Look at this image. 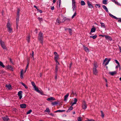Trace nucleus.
<instances>
[{"label":"nucleus","mask_w":121,"mask_h":121,"mask_svg":"<svg viewBox=\"0 0 121 121\" xmlns=\"http://www.w3.org/2000/svg\"><path fill=\"white\" fill-rule=\"evenodd\" d=\"M94 67L93 69V73L95 75H97L98 72V70L96 69V68L98 67L97 65V63L96 62H94Z\"/></svg>","instance_id":"1"},{"label":"nucleus","mask_w":121,"mask_h":121,"mask_svg":"<svg viewBox=\"0 0 121 121\" xmlns=\"http://www.w3.org/2000/svg\"><path fill=\"white\" fill-rule=\"evenodd\" d=\"M11 25L9 21L8 22L7 24V27L8 29V31L9 33L12 32V29L11 27Z\"/></svg>","instance_id":"2"},{"label":"nucleus","mask_w":121,"mask_h":121,"mask_svg":"<svg viewBox=\"0 0 121 121\" xmlns=\"http://www.w3.org/2000/svg\"><path fill=\"white\" fill-rule=\"evenodd\" d=\"M38 39L39 40L40 43H43V33L41 32H40L38 36Z\"/></svg>","instance_id":"3"},{"label":"nucleus","mask_w":121,"mask_h":121,"mask_svg":"<svg viewBox=\"0 0 121 121\" xmlns=\"http://www.w3.org/2000/svg\"><path fill=\"white\" fill-rule=\"evenodd\" d=\"M0 43L3 48L4 49H6V48L5 45L4 43L3 42L1 39H0Z\"/></svg>","instance_id":"4"},{"label":"nucleus","mask_w":121,"mask_h":121,"mask_svg":"<svg viewBox=\"0 0 121 121\" xmlns=\"http://www.w3.org/2000/svg\"><path fill=\"white\" fill-rule=\"evenodd\" d=\"M54 53L55 55L54 57L55 60V61L57 60L59 58V55L56 52H54Z\"/></svg>","instance_id":"5"},{"label":"nucleus","mask_w":121,"mask_h":121,"mask_svg":"<svg viewBox=\"0 0 121 121\" xmlns=\"http://www.w3.org/2000/svg\"><path fill=\"white\" fill-rule=\"evenodd\" d=\"M104 37H105L106 39L107 40H108L110 41H112V39L111 37L109 36L105 35Z\"/></svg>","instance_id":"6"},{"label":"nucleus","mask_w":121,"mask_h":121,"mask_svg":"<svg viewBox=\"0 0 121 121\" xmlns=\"http://www.w3.org/2000/svg\"><path fill=\"white\" fill-rule=\"evenodd\" d=\"M22 91H19L18 92V95L19 96V98L20 99H21L22 97Z\"/></svg>","instance_id":"7"},{"label":"nucleus","mask_w":121,"mask_h":121,"mask_svg":"<svg viewBox=\"0 0 121 121\" xmlns=\"http://www.w3.org/2000/svg\"><path fill=\"white\" fill-rule=\"evenodd\" d=\"M87 108V105L85 101H84L82 103V108L84 109H85Z\"/></svg>","instance_id":"8"},{"label":"nucleus","mask_w":121,"mask_h":121,"mask_svg":"<svg viewBox=\"0 0 121 121\" xmlns=\"http://www.w3.org/2000/svg\"><path fill=\"white\" fill-rule=\"evenodd\" d=\"M35 90L37 92H38L39 93H40L42 95L43 94V92L39 91L38 88L36 86L34 87Z\"/></svg>","instance_id":"9"},{"label":"nucleus","mask_w":121,"mask_h":121,"mask_svg":"<svg viewBox=\"0 0 121 121\" xmlns=\"http://www.w3.org/2000/svg\"><path fill=\"white\" fill-rule=\"evenodd\" d=\"M20 107L22 108H25L26 107V105L25 104H21L20 105Z\"/></svg>","instance_id":"10"},{"label":"nucleus","mask_w":121,"mask_h":121,"mask_svg":"<svg viewBox=\"0 0 121 121\" xmlns=\"http://www.w3.org/2000/svg\"><path fill=\"white\" fill-rule=\"evenodd\" d=\"M2 118L4 121H8L9 120V118L7 116H6L5 117H2Z\"/></svg>","instance_id":"11"},{"label":"nucleus","mask_w":121,"mask_h":121,"mask_svg":"<svg viewBox=\"0 0 121 121\" xmlns=\"http://www.w3.org/2000/svg\"><path fill=\"white\" fill-rule=\"evenodd\" d=\"M109 73L111 75L113 76L117 73V72L116 71L111 72H109Z\"/></svg>","instance_id":"12"},{"label":"nucleus","mask_w":121,"mask_h":121,"mask_svg":"<svg viewBox=\"0 0 121 121\" xmlns=\"http://www.w3.org/2000/svg\"><path fill=\"white\" fill-rule=\"evenodd\" d=\"M55 100V98L52 97H50V98H48L47 99V100L48 101L50 100Z\"/></svg>","instance_id":"13"},{"label":"nucleus","mask_w":121,"mask_h":121,"mask_svg":"<svg viewBox=\"0 0 121 121\" xmlns=\"http://www.w3.org/2000/svg\"><path fill=\"white\" fill-rule=\"evenodd\" d=\"M69 95V93H67L65 95V96L64 98V100L65 101H66L67 100Z\"/></svg>","instance_id":"14"},{"label":"nucleus","mask_w":121,"mask_h":121,"mask_svg":"<svg viewBox=\"0 0 121 121\" xmlns=\"http://www.w3.org/2000/svg\"><path fill=\"white\" fill-rule=\"evenodd\" d=\"M30 34L28 35L27 37H26V40L27 41V42L29 43L30 42Z\"/></svg>","instance_id":"15"},{"label":"nucleus","mask_w":121,"mask_h":121,"mask_svg":"<svg viewBox=\"0 0 121 121\" xmlns=\"http://www.w3.org/2000/svg\"><path fill=\"white\" fill-rule=\"evenodd\" d=\"M65 30H68L69 33L70 35H71L72 34V30L70 29H65Z\"/></svg>","instance_id":"16"},{"label":"nucleus","mask_w":121,"mask_h":121,"mask_svg":"<svg viewBox=\"0 0 121 121\" xmlns=\"http://www.w3.org/2000/svg\"><path fill=\"white\" fill-rule=\"evenodd\" d=\"M19 18V17H16V24L17 26H18Z\"/></svg>","instance_id":"17"},{"label":"nucleus","mask_w":121,"mask_h":121,"mask_svg":"<svg viewBox=\"0 0 121 121\" xmlns=\"http://www.w3.org/2000/svg\"><path fill=\"white\" fill-rule=\"evenodd\" d=\"M87 4L88 5L89 8H91V7L93 8V6L90 3L89 1H87Z\"/></svg>","instance_id":"18"},{"label":"nucleus","mask_w":121,"mask_h":121,"mask_svg":"<svg viewBox=\"0 0 121 121\" xmlns=\"http://www.w3.org/2000/svg\"><path fill=\"white\" fill-rule=\"evenodd\" d=\"M84 49L86 52H89V50L88 48L85 46H83Z\"/></svg>","instance_id":"19"},{"label":"nucleus","mask_w":121,"mask_h":121,"mask_svg":"<svg viewBox=\"0 0 121 121\" xmlns=\"http://www.w3.org/2000/svg\"><path fill=\"white\" fill-rule=\"evenodd\" d=\"M23 69H22L21 71L20 74V78L21 79H22L23 78Z\"/></svg>","instance_id":"20"},{"label":"nucleus","mask_w":121,"mask_h":121,"mask_svg":"<svg viewBox=\"0 0 121 121\" xmlns=\"http://www.w3.org/2000/svg\"><path fill=\"white\" fill-rule=\"evenodd\" d=\"M6 87L9 89H12L11 86L10 85H6Z\"/></svg>","instance_id":"21"},{"label":"nucleus","mask_w":121,"mask_h":121,"mask_svg":"<svg viewBox=\"0 0 121 121\" xmlns=\"http://www.w3.org/2000/svg\"><path fill=\"white\" fill-rule=\"evenodd\" d=\"M73 108L72 106H70L68 109L67 111L66 112H69L73 109Z\"/></svg>","instance_id":"22"},{"label":"nucleus","mask_w":121,"mask_h":121,"mask_svg":"<svg viewBox=\"0 0 121 121\" xmlns=\"http://www.w3.org/2000/svg\"><path fill=\"white\" fill-rule=\"evenodd\" d=\"M102 7L107 12H108V9L105 6L103 5L102 6Z\"/></svg>","instance_id":"23"},{"label":"nucleus","mask_w":121,"mask_h":121,"mask_svg":"<svg viewBox=\"0 0 121 121\" xmlns=\"http://www.w3.org/2000/svg\"><path fill=\"white\" fill-rule=\"evenodd\" d=\"M7 69H10L11 70H12L13 68L10 65H8L7 66Z\"/></svg>","instance_id":"24"},{"label":"nucleus","mask_w":121,"mask_h":121,"mask_svg":"<svg viewBox=\"0 0 121 121\" xmlns=\"http://www.w3.org/2000/svg\"><path fill=\"white\" fill-rule=\"evenodd\" d=\"M20 11V10L19 9H18L17 10L16 17H19V13Z\"/></svg>","instance_id":"25"},{"label":"nucleus","mask_w":121,"mask_h":121,"mask_svg":"<svg viewBox=\"0 0 121 121\" xmlns=\"http://www.w3.org/2000/svg\"><path fill=\"white\" fill-rule=\"evenodd\" d=\"M100 24H101V27H102L104 28H106V26L105 25L104 23L101 22Z\"/></svg>","instance_id":"26"},{"label":"nucleus","mask_w":121,"mask_h":121,"mask_svg":"<svg viewBox=\"0 0 121 121\" xmlns=\"http://www.w3.org/2000/svg\"><path fill=\"white\" fill-rule=\"evenodd\" d=\"M96 30V29L95 28H92L91 30V32H95Z\"/></svg>","instance_id":"27"},{"label":"nucleus","mask_w":121,"mask_h":121,"mask_svg":"<svg viewBox=\"0 0 121 121\" xmlns=\"http://www.w3.org/2000/svg\"><path fill=\"white\" fill-rule=\"evenodd\" d=\"M65 110H58L56 111L55 112H65Z\"/></svg>","instance_id":"28"},{"label":"nucleus","mask_w":121,"mask_h":121,"mask_svg":"<svg viewBox=\"0 0 121 121\" xmlns=\"http://www.w3.org/2000/svg\"><path fill=\"white\" fill-rule=\"evenodd\" d=\"M51 104L53 105H55L57 104H58V102L56 101L54 102H52Z\"/></svg>","instance_id":"29"},{"label":"nucleus","mask_w":121,"mask_h":121,"mask_svg":"<svg viewBox=\"0 0 121 121\" xmlns=\"http://www.w3.org/2000/svg\"><path fill=\"white\" fill-rule=\"evenodd\" d=\"M72 9H73V11H74L76 9V7L75 5H72Z\"/></svg>","instance_id":"30"},{"label":"nucleus","mask_w":121,"mask_h":121,"mask_svg":"<svg viewBox=\"0 0 121 121\" xmlns=\"http://www.w3.org/2000/svg\"><path fill=\"white\" fill-rule=\"evenodd\" d=\"M21 83L25 87V88L27 89V86L25 84L22 82H21Z\"/></svg>","instance_id":"31"},{"label":"nucleus","mask_w":121,"mask_h":121,"mask_svg":"<svg viewBox=\"0 0 121 121\" xmlns=\"http://www.w3.org/2000/svg\"><path fill=\"white\" fill-rule=\"evenodd\" d=\"M81 5H83L85 4V2L82 0L81 1Z\"/></svg>","instance_id":"32"},{"label":"nucleus","mask_w":121,"mask_h":121,"mask_svg":"<svg viewBox=\"0 0 121 121\" xmlns=\"http://www.w3.org/2000/svg\"><path fill=\"white\" fill-rule=\"evenodd\" d=\"M107 0H104L103 1V3L104 4H107Z\"/></svg>","instance_id":"33"},{"label":"nucleus","mask_w":121,"mask_h":121,"mask_svg":"<svg viewBox=\"0 0 121 121\" xmlns=\"http://www.w3.org/2000/svg\"><path fill=\"white\" fill-rule=\"evenodd\" d=\"M0 65L3 68H4L5 67L3 63L1 61H0Z\"/></svg>","instance_id":"34"},{"label":"nucleus","mask_w":121,"mask_h":121,"mask_svg":"<svg viewBox=\"0 0 121 121\" xmlns=\"http://www.w3.org/2000/svg\"><path fill=\"white\" fill-rule=\"evenodd\" d=\"M97 37V35H95L93 36H90V38H92L93 39H95Z\"/></svg>","instance_id":"35"},{"label":"nucleus","mask_w":121,"mask_h":121,"mask_svg":"<svg viewBox=\"0 0 121 121\" xmlns=\"http://www.w3.org/2000/svg\"><path fill=\"white\" fill-rule=\"evenodd\" d=\"M45 111L47 112H48V113H49L50 112V110L49 109V108H46V110Z\"/></svg>","instance_id":"36"},{"label":"nucleus","mask_w":121,"mask_h":121,"mask_svg":"<svg viewBox=\"0 0 121 121\" xmlns=\"http://www.w3.org/2000/svg\"><path fill=\"white\" fill-rule=\"evenodd\" d=\"M77 14V13H76V12H75L74 14L73 15L72 17V18L73 19L74 17H75L76 15Z\"/></svg>","instance_id":"37"},{"label":"nucleus","mask_w":121,"mask_h":121,"mask_svg":"<svg viewBox=\"0 0 121 121\" xmlns=\"http://www.w3.org/2000/svg\"><path fill=\"white\" fill-rule=\"evenodd\" d=\"M75 5V0H72V5Z\"/></svg>","instance_id":"38"},{"label":"nucleus","mask_w":121,"mask_h":121,"mask_svg":"<svg viewBox=\"0 0 121 121\" xmlns=\"http://www.w3.org/2000/svg\"><path fill=\"white\" fill-rule=\"evenodd\" d=\"M31 83L32 85L34 87V88L36 86L35 83L34 82H31Z\"/></svg>","instance_id":"39"},{"label":"nucleus","mask_w":121,"mask_h":121,"mask_svg":"<svg viewBox=\"0 0 121 121\" xmlns=\"http://www.w3.org/2000/svg\"><path fill=\"white\" fill-rule=\"evenodd\" d=\"M101 116L102 117L104 118V113L102 111H101Z\"/></svg>","instance_id":"40"},{"label":"nucleus","mask_w":121,"mask_h":121,"mask_svg":"<svg viewBox=\"0 0 121 121\" xmlns=\"http://www.w3.org/2000/svg\"><path fill=\"white\" fill-rule=\"evenodd\" d=\"M32 112V110H30L27 112L26 114H30L31 112Z\"/></svg>","instance_id":"41"},{"label":"nucleus","mask_w":121,"mask_h":121,"mask_svg":"<svg viewBox=\"0 0 121 121\" xmlns=\"http://www.w3.org/2000/svg\"><path fill=\"white\" fill-rule=\"evenodd\" d=\"M61 22V21H60L59 19H57L56 20V23H60Z\"/></svg>","instance_id":"42"},{"label":"nucleus","mask_w":121,"mask_h":121,"mask_svg":"<svg viewBox=\"0 0 121 121\" xmlns=\"http://www.w3.org/2000/svg\"><path fill=\"white\" fill-rule=\"evenodd\" d=\"M74 103L75 104L76 103V102L77 101V99L76 98H74Z\"/></svg>","instance_id":"43"},{"label":"nucleus","mask_w":121,"mask_h":121,"mask_svg":"<svg viewBox=\"0 0 121 121\" xmlns=\"http://www.w3.org/2000/svg\"><path fill=\"white\" fill-rule=\"evenodd\" d=\"M38 19L40 21H43V19L42 18L38 17Z\"/></svg>","instance_id":"44"},{"label":"nucleus","mask_w":121,"mask_h":121,"mask_svg":"<svg viewBox=\"0 0 121 121\" xmlns=\"http://www.w3.org/2000/svg\"><path fill=\"white\" fill-rule=\"evenodd\" d=\"M95 7L96 8H97V7L99 8L100 7V5L99 4H96L95 5Z\"/></svg>","instance_id":"45"},{"label":"nucleus","mask_w":121,"mask_h":121,"mask_svg":"<svg viewBox=\"0 0 121 121\" xmlns=\"http://www.w3.org/2000/svg\"><path fill=\"white\" fill-rule=\"evenodd\" d=\"M55 61L56 62V66H58V65H59V63L57 60Z\"/></svg>","instance_id":"46"},{"label":"nucleus","mask_w":121,"mask_h":121,"mask_svg":"<svg viewBox=\"0 0 121 121\" xmlns=\"http://www.w3.org/2000/svg\"><path fill=\"white\" fill-rule=\"evenodd\" d=\"M58 68V66H56V68L55 72H56V73H57V71Z\"/></svg>","instance_id":"47"},{"label":"nucleus","mask_w":121,"mask_h":121,"mask_svg":"<svg viewBox=\"0 0 121 121\" xmlns=\"http://www.w3.org/2000/svg\"><path fill=\"white\" fill-rule=\"evenodd\" d=\"M82 119L81 117H79L78 119V121H81Z\"/></svg>","instance_id":"48"},{"label":"nucleus","mask_w":121,"mask_h":121,"mask_svg":"<svg viewBox=\"0 0 121 121\" xmlns=\"http://www.w3.org/2000/svg\"><path fill=\"white\" fill-rule=\"evenodd\" d=\"M114 3H115L116 4H117L118 5H120V4L119 3H118V2L117 1H115V2Z\"/></svg>","instance_id":"49"},{"label":"nucleus","mask_w":121,"mask_h":121,"mask_svg":"<svg viewBox=\"0 0 121 121\" xmlns=\"http://www.w3.org/2000/svg\"><path fill=\"white\" fill-rule=\"evenodd\" d=\"M112 17L116 20H117L118 19V18H117V17L114 15H113Z\"/></svg>","instance_id":"50"},{"label":"nucleus","mask_w":121,"mask_h":121,"mask_svg":"<svg viewBox=\"0 0 121 121\" xmlns=\"http://www.w3.org/2000/svg\"><path fill=\"white\" fill-rule=\"evenodd\" d=\"M59 0H59H58L57 2V4H59V6H60V0Z\"/></svg>","instance_id":"51"},{"label":"nucleus","mask_w":121,"mask_h":121,"mask_svg":"<svg viewBox=\"0 0 121 121\" xmlns=\"http://www.w3.org/2000/svg\"><path fill=\"white\" fill-rule=\"evenodd\" d=\"M120 66V64H118L116 66V69L118 67H119Z\"/></svg>","instance_id":"52"},{"label":"nucleus","mask_w":121,"mask_h":121,"mask_svg":"<svg viewBox=\"0 0 121 121\" xmlns=\"http://www.w3.org/2000/svg\"><path fill=\"white\" fill-rule=\"evenodd\" d=\"M116 62V63L117 64H119V62L118 61L116 60H114Z\"/></svg>","instance_id":"53"},{"label":"nucleus","mask_w":121,"mask_h":121,"mask_svg":"<svg viewBox=\"0 0 121 121\" xmlns=\"http://www.w3.org/2000/svg\"><path fill=\"white\" fill-rule=\"evenodd\" d=\"M34 52L33 51H32V57L34 58Z\"/></svg>","instance_id":"54"},{"label":"nucleus","mask_w":121,"mask_h":121,"mask_svg":"<svg viewBox=\"0 0 121 121\" xmlns=\"http://www.w3.org/2000/svg\"><path fill=\"white\" fill-rule=\"evenodd\" d=\"M119 48L120 52L121 53V47L119 46Z\"/></svg>","instance_id":"55"},{"label":"nucleus","mask_w":121,"mask_h":121,"mask_svg":"<svg viewBox=\"0 0 121 121\" xmlns=\"http://www.w3.org/2000/svg\"><path fill=\"white\" fill-rule=\"evenodd\" d=\"M38 12H39L40 13H42V11L40 10H39V9H38Z\"/></svg>","instance_id":"56"},{"label":"nucleus","mask_w":121,"mask_h":121,"mask_svg":"<svg viewBox=\"0 0 121 121\" xmlns=\"http://www.w3.org/2000/svg\"><path fill=\"white\" fill-rule=\"evenodd\" d=\"M109 61H107L106 63V64H105V65L106 66L109 63Z\"/></svg>","instance_id":"57"},{"label":"nucleus","mask_w":121,"mask_h":121,"mask_svg":"<svg viewBox=\"0 0 121 121\" xmlns=\"http://www.w3.org/2000/svg\"><path fill=\"white\" fill-rule=\"evenodd\" d=\"M66 20L67 21H69L70 20V19L69 18H66Z\"/></svg>","instance_id":"58"},{"label":"nucleus","mask_w":121,"mask_h":121,"mask_svg":"<svg viewBox=\"0 0 121 121\" xmlns=\"http://www.w3.org/2000/svg\"><path fill=\"white\" fill-rule=\"evenodd\" d=\"M54 9V7L53 6L51 8V9L52 10H53Z\"/></svg>","instance_id":"59"},{"label":"nucleus","mask_w":121,"mask_h":121,"mask_svg":"<svg viewBox=\"0 0 121 121\" xmlns=\"http://www.w3.org/2000/svg\"><path fill=\"white\" fill-rule=\"evenodd\" d=\"M108 60V59L107 58H106L104 61V63L107 61Z\"/></svg>","instance_id":"60"},{"label":"nucleus","mask_w":121,"mask_h":121,"mask_svg":"<svg viewBox=\"0 0 121 121\" xmlns=\"http://www.w3.org/2000/svg\"><path fill=\"white\" fill-rule=\"evenodd\" d=\"M118 22H121V18L119 19V20L118 21Z\"/></svg>","instance_id":"61"},{"label":"nucleus","mask_w":121,"mask_h":121,"mask_svg":"<svg viewBox=\"0 0 121 121\" xmlns=\"http://www.w3.org/2000/svg\"><path fill=\"white\" fill-rule=\"evenodd\" d=\"M56 75L55 77V79H56L57 78V73H56Z\"/></svg>","instance_id":"62"},{"label":"nucleus","mask_w":121,"mask_h":121,"mask_svg":"<svg viewBox=\"0 0 121 121\" xmlns=\"http://www.w3.org/2000/svg\"><path fill=\"white\" fill-rule=\"evenodd\" d=\"M99 36H101L102 37H104V35H99Z\"/></svg>","instance_id":"63"},{"label":"nucleus","mask_w":121,"mask_h":121,"mask_svg":"<svg viewBox=\"0 0 121 121\" xmlns=\"http://www.w3.org/2000/svg\"><path fill=\"white\" fill-rule=\"evenodd\" d=\"M109 16L111 17H112L113 16V15H112V14H111L110 13L109 14Z\"/></svg>","instance_id":"64"}]
</instances>
